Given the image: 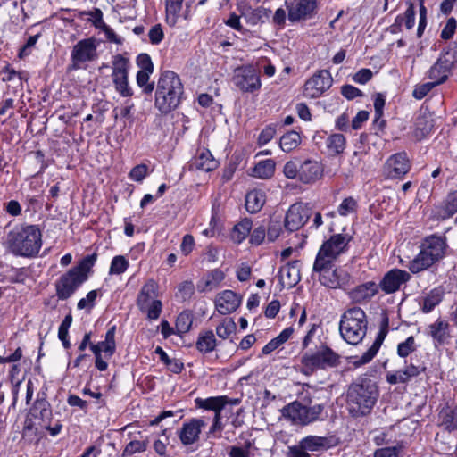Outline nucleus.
Listing matches in <instances>:
<instances>
[{"label":"nucleus","mask_w":457,"mask_h":457,"mask_svg":"<svg viewBox=\"0 0 457 457\" xmlns=\"http://www.w3.org/2000/svg\"><path fill=\"white\" fill-rule=\"evenodd\" d=\"M149 40L153 45H158L164 37L161 24L153 26L148 33Z\"/></svg>","instance_id":"62"},{"label":"nucleus","mask_w":457,"mask_h":457,"mask_svg":"<svg viewBox=\"0 0 457 457\" xmlns=\"http://www.w3.org/2000/svg\"><path fill=\"white\" fill-rule=\"evenodd\" d=\"M411 278L410 272L400 270L392 269L387 271L380 280L378 289L380 288L385 294H394L398 291L402 285L406 284Z\"/></svg>","instance_id":"15"},{"label":"nucleus","mask_w":457,"mask_h":457,"mask_svg":"<svg viewBox=\"0 0 457 457\" xmlns=\"http://www.w3.org/2000/svg\"><path fill=\"white\" fill-rule=\"evenodd\" d=\"M5 244L13 255L33 258L41 249L42 233L37 225L18 226L8 232Z\"/></svg>","instance_id":"2"},{"label":"nucleus","mask_w":457,"mask_h":457,"mask_svg":"<svg viewBox=\"0 0 457 457\" xmlns=\"http://www.w3.org/2000/svg\"><path fill=\"white\" fill-rule=\"evenodd\" d=\"M49 406L47 401L44 399L37 400L30 411V414L36 419L40 418L43 421L48 422L52 416V411Z\"/></svg>","instance_id":"42"},{"label":"nucleus","mask_w":457,"mask_h":457,"mask_svg":"<svg viewBox=\"0 0 457 457\" xmlns=\"http://www.w3.org/2000/svg\"><path fill=\"white\" fill-rule=\"evenodd\" d=\"M300 443L303 449L311 452L328 449L332 445L328 437L318 436H308L303 438Z\"/></svg>","instance_id":"35"},{"label":"nucleus","mask_w":457,"mask_h":457,"mask_svg":"<svg viewBox=\"0 0 457 457\" xmlns=\"http://www.w3.org/2000/svg\"><path fill=\"white\" fill-rule=\"evenodd\" d=\"M184 87L179 76L172 71L161 73L155 90L154 105L162 113H169L180 104Z\"/></svg>","instance_id":"3"},{"label":"nucleus","mask_w":457,"mask_h":457,"mask_svg":"<svg viewBox=\"0 0 457 457\" xmlns=\"http://www.w3.org/2000/svg\"><path fill=\"white\" fill-rule=\"evenodd\" d=\"M436 86V85L434 82H428L417 86L412 92V96L414 98L420 100L424 98Z\"/></svg>","instance_id":"61"},{"label":"nucleus","mask_w":457,"mask_h":457,"mask_svg":"<svg viewBox=\"0 0 457 457\" xmlns=\"http://www.w3.org/2000/svg\"><path fill=\"white\" fill-rule=\"evenodd\" d=\"M129 61L128 58L124 57L122 54H116L113 56L112 61V82L119 79H123L129 75Z\"/></svg>","instance_id":"36"},{"label":"nucleus","mask_w":457,"mask_h":457,"mask_svg":"<svg viewBox=\"0 0 457 457\" xmlns=\"http://www.w3.org/2000/svg\"><path fill=\"white\" fill-rule=\"evenodd\" d=\"M305 374L318 370H327L340 364V355L328 345L321 344L315 350L305 352L301 357Z\"/></svg>","instance_id":"7"},{"label":"nucleus","mask_w":457,"mask_h":457,"mask_svg":"<svg viewBox=\"0 0 457 457\" xmlns=\"http://www.w3.org/2000/svg\"><path fill=\"white\" fill-rule=\"evenodd\" d=\"M411 170V162L405 152L392 154L384 165L388 179H401Z\"/></svg>","instance_id":"16"},{"label":"nucleus","mask_w":457,"mask_h":457,"mask_svg":"<svg viewBox=\"0 0 457 457\" xmlns=\"http://www.w3.org/2000/svg\"><path fill=\"white\" fill-rule=\"evenodd\" d=\"M194 315L191 311H183L181 312L176 320L175 328L177 334L183 335L187 333L193 324Z\"/></svg>","instance_id":"40"},{"label":"nucleus","mask_w":457,"mask_h":457,"mask_svg":"<svg viewBox=\"0 0 457 457\" xmlns=\"http://www.w3.org/2000/svg\"><path fill=\"white\" fill-rule=\"evenodd\" d=\"M224 273L222 270L215 269L212 270L205 278L204 280V287L205 288L212 289V287H215L219 285L220 282H221L224 279Z\"/></svg>","instance_id":"52"},{"label":"nucleus","mask_w":457,"mask_h":457,"mask_svg":"<svg viewBox=\"0 0 457 457\" xmlns=\"http://www.w3.org/2000/svg\"><path fill=\"white\" fill-rule=\"evenodd\" d=\"M205 426V422L202 419H191L188 422L183 424L179 437L184 445H189L199 439L202 428Z\"/></svg>","instance_id":"21"},{"label":"nucleus","mask_w":457,"mask_h":457,"mask_svg":"<svg viewBox=\"0 0 457 457\" xmlns=\"http://www.w3.org/2000/svg\"><path fill=\"white\" fill-rule=\"evenodd\" d=\"M416 343L415 338L411 336L406 338L405 341L400 343L397 346V354L402 357L405 358L409 356L411 353H413L416 350Z\"/></svg>","instance_id":"51"},{"label":"nucleus","mask_w":457,"mask_h":457,"mask_svg":"<svg viewBox=\"0 0 457 457\" xmlns=\"http://www.w3.org/2000/svg\"><path fill=\"white\" fill-rule=\"evenodd\" d=\"M157 288L158 286L153 279H149L143 285L137 297V305L138 309H143L145 308V304L151 303L152 301L158 300Z\"/></svg>","instance_id":"28"},{"label":"nucleus","mask_w":457,"mask_h":457,"mask_svg":"<svg viewBox=\"0 0 457 457\" xmlns=\"http://www.w3.org/2000/svg\"><path fill=\"white\" fill-rule=\"evenodd\" d=\"M421 247L427 250L430 255H433L436 257V259L440 260L445 256L446 243L441 237L431 236L424 240Z\"/></svg>","instance_id":"32"},{"label":"nucleus","mask_w":457,"mask_h":457,"mask_svg":"<svg viewBox=\"0 0 457 457\" xmlns=\"http://www.w3.org/2000/svg\"><path fill=\"white\" fill-rule=\"evenodd\" d=\"M312 270L319 274L320 284L328 288H340L349 282V274L343 269L337 268L335 262L315 260Z\"/></svg>","instance_id":"8"},{"label":"nucleus","mask_w":457,"mask_h":457,"mask_svg":"<svg viewBox=\"0 0 457 457\" xmlns=\"http://www.w3.org/2000/svg\"><path fill=\"white\" fill-rule=\"evenodd\" d=\"M265 202L264 192L258 189L252 190L245 195V209L250 213H257L262 210Z\"/></svg>","instance_id":"33"},{"label":"nucleus","mask_w":457,"mask_h":457,"mask_svg":"<svg viewBox=\"0 0 457 457\" xmlns=\"http://www.w3.org/2000/svg\"><path fill=\"white\" fill-rule=\"evenodd\" d=\"M357 209V201L352 197H346L343 200L337 208V212L341 216H346L350 213L355 212Z\"/></svg>","instance_id":"54"},{"label":"nucleus","mask_w":457,"mask_h":457,"mask_svg":"<svg viewBox=\"0 0 457 457\" xmlns=\"http://www.w3.org/2000/svg\"><path fill=\"white\" fill-rule=\"evenodd\" d=\"M129 267V261L122 255L115 256L111 262L110 274H122Z\"/></svg>","instance_id":"50"},{"label":"nucleus","mask_w":457,"mask_h":457,"mask_svg":"<svg viewBox=\"0 0 457 457\" xmlns=\"http://www.w3.org/2000/svg\"><path fill=\"white\" fill-rule=\"evenodd\" d=\"M323 409L322 404L307 407L295 401L283 408L282 415L295 425H307L317 420Z\"/></svg>","instance_id":"9"},{"label":"nucleus","mask_w":457,"mask_h":457,"mask_svg":"<svg viewBox=\"0 0 457 457\" xmlns=\"http://www.w3.org/2000/svg\"><path fill=\"white\" fill-rule=\"evenodd\" d=\"M148 167L145 164L135 166L129 172V178L137 182H141L146 176Z\"/></svg>","instance_id":"60"},{"label":"nucleus","mask_w":457,"mask_h":457,"mask_svg":"<svg viewBox=\"0 0 457 457\" xmlns=\"http://www.w3.org/2000/svg\"><path fill=\"white\" fill-rule=\"evenodd\" d=\"M147 448V441L132 440L126 445L122 451L121 456L128 457L137 453H143Z\"/></svg>","instance_id":"48"},{"label":"nucleus","mask_w":457,"mask_h":457,"mask_svg":"<svg viewBox=\"0 0 457 457\" xmlns=\"http://www.w3.org/2000/svg\"><path fill=\"white\" fill-rule=\"evenodd\" d=\"M448 54V52L443 54L428 71L429 79L434 80L433 82L436 86L446 81L448 78V72L451 70L453 62H455L453 60H449L447 58Z\"/></svg>","instance_id":"22"},{"label":"nucleus","mask_w":457,"mask_h":457,"mask_svg":"<svg viewBox=\"0 0 457 457\" xmlns=\"http://www.w3.org/2000/svg\"><path fill=\"white\" fill-rule=\"evenodd\" d=\"M333 83V78L328 70L315 72L304 84L303 92L311 98H318L328 90Z\"/></svg>","instance_id":"13"},{"label":"nucleus","mask_w":457,"mask_h":457,"mask_svg":"<svg viewBox=\"0 0 457 457\" xmlns=\"http://www.w3.org/2000/svg\"><path fill=\"white\" fill-rule=\"evenodd\" d=\"M282 232V224L280 220H271L267 228V237L270 242L275 241Z\"/></svg>","instance_id":"56"},{"label":"nucleus","mask_w":457,"mask_h":457,"mask_svg":"<svg viewBox=\"0 0 457 457\" xmlns=\"http://www.w3.org/2000/svg\"><path fill=\"white\" fill-rule=\"evenodd\" d=\"M389 328V319L385 314L382 318L379 331L377 335V337L371 346L357 360L353 362V364L357 367L364 365L370 362L378 352L383 341L385 340Z\"/></svg>","instance_id":"19"},{"label":"nucleus","mask_w":457,"mask_h":457,"mask_svg":"<svg viewBox=\"0 0 457 457\" xmlns=\"http://www.w3.org/2000/svg\"><path fill=\"white\" fill-rule=\"evenodd\" d=\"M378 292V286L373 281H369L352 289L348 295L352 302L361 303L370 301Z\"/></svg>","instance_id":"24"},{"label":"nucleus","mask_w":457,"mask_h":457,"mask_svg":"<svg viewBox=\"0 0 457 457\" xmlns=\"http://www.w3.org/2000/svg\"><path fill=\"white\" fill-rule=\"evenodd\" d=\"M116 92H118L122 97H130L133 96V90L129 84V75L119 79L112 82Z\"/></svg>","instance_id":"53"},{"label":"nucleus","mask_w":457,"mask_h":457,"mask_svg":"<svg viewBox=\"0 0 457 457\" xmlns=\"http://www.w3.org/2000/svg\"><path fill=\"white\" fill-rule=\"evenodd\" d=\"M311 215L312 209L307 204L295 203L286 213L284 227L289 232L296 231L308 221Z\"/></svg>","instance_id":"12"},{"label":"nucleus","mask_w":457,"mask_h":457,"mask_svg":"<svg viewBox=\"0 0 457 457\" xmlns=\"http://www.w3.org/2000/svg\"><path fill=\"white\" fill-rule=\"evenodd\" d=\"M438 261L439 260L436 259L433 255H430L427 250L421 247L419 254L410 262L408 268L411 273H419L428 269Z\"/></svg>","instance_id":"26"},{"label":"nucleus","mask_w":457,"mask_h":457,"mask_svg":"<svg viewBox=\"0 0 457 457\" xmlns=\"http://www.w3.org/2000/svg\"><path fill=\"white\" fill-rule=\"evenodd\" d=\"M438 261L439 260L436 259L433 255H430L427 250L421 247L419 254L410 262L408 268L411 273H419L428 269Z\"/></svg>","instance_id":"27"},{"label":"nucleus","mask_w":457,"mask_h":457,"mask_svg":"<svg viewBox=\"0 0 457 457\" xmlns=\"http://www.w3.org/2000/svg\"><path fill=\"white\" fill-rule=\"evenodd\" d=\"M300 134L293 130L281 137L279 140V146L282 151L289 153L295 149L300 145Z\"/></svg>","instance_id":"43"},{"label":"nucleus","mask_w":457,"mask_h":457,"mask_svg":"<svg viewBox=\"0 0 457 457\" xmlns=\"http://www.w3.org/2000/svg\"><path fill=\"white\" fill-rule=\"evenodd\" d=\"M317 6V0H294L288 7V19L293 22L311 19Z\"/></svg>","instance_id":"17"},{"label":"nucleus","mask_w":457,"mask_h":457,"mask_svg":"<svg viewBox=\"0 0 457 457\" xmlns=\"http://www.w3.org/2000/svg\"><path fill=\"white\" fill-rule=\"evenodd\" d=\"M349 241L350 238L342 234L331 236L321 245L315 260L335 262L337 257L345 252Z\"/></svg>","instance_id":"11"},{"label":"nucleus","mask_w":457,"mask_h":457,"mask_svg":"<svg viewBox=\"0 0 457 457\" xmlns=\"http://www.w3.org/2000/svg\"><path fill=\"white\" fill-rule=\"evenodd\" d=\"M251 443L247 442L245 445V448L240 446H231L229 449L228 455L229 457H250V449Z\"/></svg>","instance_id":"64"},{"label":"nucleus","mask_w":457,"mask_h":457,"mask_svg":"<svg viewBox=\"0 0 457 457\" xmlns=\"http://www.w3.org/2000/svg\"><path fill=\"white\" fill-rule=\"evenodd\" d=\"M224 23L228 27H229L242 34H245L246 32H248V29L244 28L243 25L241 24L240 16L235 12H231L229 14L228 18L224 21Z\"/></svg>","instance_id":"57"},{"label":"nucleus","mask_w":457,"mask_h":457,"mask_svg":"<svg viewBox=\"0 0 457 457\" xmlns=\"http://www.w3.org/2000/svg\"><path fill=\"white\" fill-rule=\"evenodd\" d=\"M162 310V303L161 300L152 301L145 304V308L139 309L143 313L146 314V318L150 320H155L159 319Z\"/></svg>","instance_id":"46"},{"label":"nucleus","mask_w":457,"mask_h":457,"mask_svg":"<svg viewBox=\"0 0 457 457\" xmlns=\"http://www.w3.org/2000/svg\"><path fill=\"white\" fill-rule=\"evenodd\" d=\"M457 418V408L451 409L449 407L443 408L439 412V420L441 426L448 432L454 430V420Z\"/></svg>","instance_id":"44"},{"label":"nucleus","mask_w":457,"mask_h":457,"mask_svg":"<svg viewBox=\"0 0 457 457\" xmlns=\"http://www.w3.org/2000/svg\"><path fill=\"white\" fill-rule=\"evenodd\" d=\"M270 14L271 10L263 6H259L255 9L248 7L241 12V16L244 17L245 21L253 26L259 23H264L265 21L270 17Z\"/></svg>","instance_id":"30"},{"label":"nucleus","mask_w":457,"mask_h":457,"mask_svg":"<svg viewBox=\"0 0 457 457\" xmlns=\"http://www.w3.org/2000/svg\"><path fill=\"white\" fill-rule=\"evenodd\" d=\"M445 289L443 287H436L431 289L420 303V309L424 313H429L437 306L444 298Z\"/></svg>","instance_id":"29"},{"label":"nucleus","mask_w":457,"mask_h":457,"mask_svg":"<svg viewBox=\"0 0 457 457\" xmlns=\"http://www.w3.org/2000/svg\"><path fill=\"white\" fill-rule=\"evenodd\" d=\"M195 402L196 407L213 411L215 414H221L222 409L227 405L226 395L212 396L206 399L196 398Z\"/></svg>","instance_id":"34"},{"label":"nucleus","mask_w":457,"mask_h":457,"mask_svg":"<svg viewBox=\"0 0 457 457\" xmlns=\"http://www.w3.org/2000/svg\"><path fill=\"white\" fill-rule=\"evenodd\" d=\"M457 212V191L450 192L445 201V214L443 218H450Z\"/></svg>","instance_id":"49"},{"label":"nucleus","mask_w":457,"mask_h":457,"mask_svg":"<svg viewBox=\"0 0 457 457\" xmlns=\"http://www.w3.org/2000/svg\"><path fill=\"white\" fill-rule=\"evenodd\" d=\"M385 106V96L381 93H377L375 95L374 99V125L378 127L380 129H384L386 126V120L382 119L383 117V110Z\"/></svg>","instance_id":"45"},{"label":"nucleus","mask_w":457,"mask_h":457,"mask_svg":"<svg viewBox=\"0 0 457 457\" xmlns=\"http://www.w3.org/2000/svg\"><path fill=\"white\" fill-rule=\"evenodd\" d=\"M265 236H266L265 227L259 226L253 230V232L250 236V243L252 245H259L264 241Z\"/></svg>","instance_id":"63"},{"label":"nucleus","mask_w":457,"mask_h":457,"mask_svg":"<svg viewBox=\"0 0 457 457\" xmlns=\"http://www.w3.org/2000/svg\"><path fill=\"white\" fill-rule=\"evenodd\" d=\"M379 396L378 387L373 380L360 378L352 383L346 393V404L349 413L354 417L369 414Z\"/></svg>","instance_id":"1"},{"label":"nucleus","mask_w":457,"mask_h":457,"mask_svg":"<svg viewBox=\"0 0 457 457\" xmlns=\"http://www.w3.org/2000/svg\"><path fill=\"white\" fill-rule=\"evenodd\" d=\"M284 175L290 179H296L303 184H314L323 176V166L315 160L300 161L294 159L285 163Z\"/></svg>","instance_id":"6"},{"label":"nucleus","mask_w":457,"mask_h":457,"mask_svg":"<svg viewBox=\"0 0 457 457\" xmlns=\"http://www.w3.org/2000/svg\"><path fill=\"white\" fill-rule=\"evenodd\" d=\"M242 297L232 290H224L215 300V306L220 314H228L235 312L240 305Z\"/></svg>","instance_id":"20"},{"label":"nucleus","mask_w":457,"mask_h":457,"mask_svg":"<svg viewBox=\"0 0 457 457\" xmlns=\"http://www.w3.org/2000/svg\"><path fill=\"white\" fill-rule=\"evenodd\" d=\"M300 261H293L279 270L280 280L288 287L295 286L300 281Z\"/></svg>","instance_id":"25"},{"label":"nucleus","mask_w":457,"mask_h":457,"mask_svg":"<svg viewBox=\"0 0 457 457\" xmlns=\"http://www.w3.org/2000/svg\"><path fill=\"white\" fill-rule=\"evenodd\" d=\"M96 253L83 258L79 263L62 275L55 282L56 295L67 300L88 278V273L96 261Z\"/></svg>","instance_id":"4"},{"label":"nucleus","mask_w":457,"mask_h":457,"mask_svg":"<svg viewBox=\"0 0 457 457\" xmlns=\"http://www.w3.org/2000/svg\"><path fill=\"white\" fill-rule=\"evenodd\" d=\"M183 1L184 0H165L167 14H171L174 17L173 24L176 22V17L179 12L181 11Z\"/></svg>","instance_id":"59"},{"label":"nucleus","mask_w":457,"mask_h":457,"mask_svg":"<svg viewBox=\"0 0 457 457\" xmlns=\"http://www.w3.org/2000/svg\"><path fill=\"white\" fill-rule=\"evenodd\" d=\"M368 320L365 312L360 307L346 310L341 316L339 332L345 342L358 345L366 336Z\"/></svg>","instance_id":"5"},{"label":"nucleus","mask_w":457,"mask_h":457,"mask_svg":"<svg viewBox=\"0 0 457 457\" xmlns=\"http://www.w3.org/2000/svg\"><path fill=\"white\" fill-rule=\"evenodd\" d=\"M218 167L217 161L208 149H202L197 155L191 160L188 165L189 170L212 171Z\"/></svg>","instance_id":"23"},{"label":"nucleus","mask_w":457,"mask_h":457,"mask_svg":"<svg viewBox=\"0 0 457 457\" xmlns=\"http://www.w3.org/2000/svg\"><path fill=\"white\" fill-rule=\"evenodd\" d=\"M429 335L436 345H444L450 337L449 323L445 320L437 319L434 323L428 326Z\"/></svg>","instance_id":"31"},{"label":"nucleus","mask_w":457,"mask_h":457,"mask_svg":"<svg viewBox=\"0 0 457 457\" xmlns=\"http://www.w3.org/2000/svg\"><path fill=\"white\" fill-rule=\"evenodd\" d=\"M326 145L332 154L337 155L344 152L346 139L342 134H332L327 138Z\"/></svg>","instance_id":"41"},{"label":"nucleus","mask_w":457,"mask_h":457,"mask_svg":"<svg viewBox=\"0 0 457 457\" xmlns=\"http://www.w3.org/2000/svg\"><path fill=\"white\" fill-rule=\"evenodd\" d=\"M97 56L96 39L89 37L79 41L72 48L71 58V69L77 70L80 68V64L91 62Z\"/></svg>","instance_id":"14"},{"label":"nucleus","mask_w":457,"mask_h":457,"mask_svg":"<svg viewBox=\"0 0 457 457\" xmlns=\"http://www.w3.org/2000/svg\"><path fill=\"white\" fill-rule=\"evenodd\" d=\"M253 227V221L249 218H245L237 223L231 233L232 239L237 243L243 242L250 234Z\"/></svg>","instance_id":"38"},{"label":"nucleus","mask_w":457,"mask_h":457,"mask_svg":"<svg viewBox=\"0 0 457 457\" xmlns=\"http://www.w3.org/2000/svg\"><path fill=\"white\" fill-rule=\"evenodd\" d=\"M233 84L243 93H254L261 88V78L252 65H243L234 70Z\"/></svg>","instance_id":"10"},{"label":"nucleus","mask_w":457,"mask_h":457,"mask_svg":"<svg viewBox=\"0 0 457 457\" xmlns=\"http://www.w3.org/2000/svg\"><path fill=\"white\" fill-rule=\"evenodd\" d=\"M456 28H457L456 20L453 17L449 18L441 31V35H440L441 38L444 40L451 39L455 33Z\"/></svg>","instance_id":"58"},{"label":"nucleus","mask_w":457,"mask_h":457,"mask_svg":"<svg viewBox=\"0 0 457 457\" xmlns=\"http://www.w3.org/2000/svg\"><path fill=\"white\" fill-rule=\"evenodd\" d=\"M389 328V319L385 314L382 318L379 331L377 335V337L371 346L357 360L353 362V364L357 367L364 365L370 362L378 352L383 341L385 340Z\"/></svg>","instance_id":"18"},{"label":"nucleus","mask_w":457,"mask_h":457,"mask_svg":"<svg viewBox=\"0 0 457 457\" xmlns=\"http://www.w3.org/2000/svg\"><path fill=\"white\" fill-rule=\"evenodd\" d=\"M216 345L217 341L212 330L201 332L195 343L196 349L204 354L212 352Z\"/></svg>","instance_id":"37"},{"label":"nucleus","mask_w":457,"mask_h":457,"mask_svg":"<svg viewBox=\"0 0 457 457\" xmlns=\"http://www.w3.org/2000/svg\"><path fill=\"white\" fill-rule=\"evenodd\" d=\"M275 166L276 163L272 159L262 161L254 166L252 175L262 179H270L274 175Z\"/></svg>","instance_id":"39"},{"label":"nucleus","mask_w":457,"mask_h":457,"mask_svg":"<svg viewBox=\"0 0 457 457\" xmlns=\"http://www.w3.org/2000/svg\"><path fill=\"white\" fill-rule=\"evenodd\" d=\"M236 323L231 318L225 319L220 325L217 326L216 334L220 338L227 339L232 333L236 331Z\"/></svg>","instance_id":"47"},{"label":"nucleus","mask_w":457,"mask_h":457,"mask_svg":"<svg viewBox=\"0 0 457 457\" xmlns=\"http://www.w3.org/2000/svg\"><path fill=\"white\" fill-rule=\"evenodd\" d=\"M432 120H428L426 117H419L416 121V137H425L432 130Z\"/></svg>","instance_id":"55"}]
</instances>
